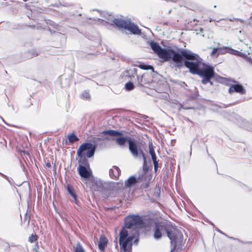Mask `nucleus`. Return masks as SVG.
Segmentation results:
<instances>
[{"instance_id": "f257e3e1", "label": "nucleus", "mask_w": 252, "mask_h": 252, "mask_svg": "<svg viewBox=\"0 0 252 252\" xmlns=\"http://www.w3.org/2000/svg\"><path fill=\"white\" fill-rule=\"evenodd\" d=\"M143 224V220L138 215H131L125 219V227L120 233L119 242L122 249L127 250L128 245L132 246V241L137 245L138 242V228Z\"/></svg>"}, {"instance_id": "f03ea898", "label": "nucleus", "mask_w": 252, "mask_h": 252, "mask_svg": "<svg viewBox=\"0 0 252 252\" xmlns=\"http://www.w3.org/2000/svg\"><path fill=\"white\" fill-rule=\"evenodd\" d=\"M96 149V145L91 143H84L81 145L77 151V155L81 158L78 162L80 164L78 167V172L81 177L84 178H88L91 176V173L87 169L86 167L81 165H87L88 164L87 159L83 158V153L87 151L85 154L87 158H90L93 157Z\"/></svg>"}, {"instance_id": "7ed1b4c3", "label": "nucleus", "mask_w": 252, "mask_h": 252, "mask_svg": "<svg viewBox=\"0 0 252 252\" xmlns=\"http://www.w3.org/2000/svg\"><path fill=\"white\" fill-rule=\"evenodd\" d=\"M181 53L186 59L190 60L184 63L185 66L189 69L190 72L193 74L198 73V70L203 64L200 57L188 49L182 50Z\"/></svg>"}, {"instance_id": "20e7f679", "label": "nucleus", "mask_w": 252, "mask_h": 252, "mask_svg": "<svg viewBox=\"0 0 252 252\" xmlns=\"http://www.w3.org/2000/svg\"><path fill=\"white\" fill-rule=\"evenodd\" d=\"M196 74L202 77L201 81L202 84H206L214 77L215 72L212 66L203 63L200 69L198 70V73H196Z\"/></svg>"}, {"instance_id": "39448f33", "label": "nucleus", "mask_w": 252, "mask_h": 252, "mask_svg": "<svg viewBox=\"0 0 252 252\" xmlns=\"http://www.w3.org/2000/svg\"><path fill=\"white\" fill-rule=\"evenodd\" d=\"M127 142L128 143V149L132 156L135 158L141 157L145 161V154L141 149V146L138 144L137 141L128 137Z\"/></svg>"}, {"instance_id": "423d86ee", "label": "nucleus", "mask_w": 252, "mask_h": 252, "mask_svg": "<svg viewBox=\"0 0 252 252\" xmlns=\"http://www.w3.org/2000/svg\"><path fill=\"white\" fill-rule=\"evenodd\" d=\"M167 52L168 53L169 59H168V60L163 59L164 61L167 62L171 59L173 63L174 67L180 68L183 66V56L181 53L179 54L173 49L168 50Z\"/></svg>"}, {"instance_id": "0eeeda50", "label": "nucleus", "mask_w": 252, "mask_h": 252, "mask_svg": "<svg viewBox=\"0 0 252 252\" xmlns=\"http://www.w3.org/2000/svg\"><path fill=\"white\" fill-rule=\"evenodd\" d=\"M152 50L161 59L168 60L169 59L168 50L162 48L158 43L152 42L150 44Z\"/></svg>"}, {"instance_id": "6e6552de", "label": "nucleus", "mask_w": 252, "mask_h": 252, "mask_svg": "<svg viewBox=\"0 0 252 252\" xmlns=\"http://www.w3.org/2000/svg\"><path fill=\"white\" fill-rule=\"evenodd\" d=\"M166 223L164 222H157L155 223L154 230V237L155 239L158 240L162 236V233L165 231L167 226Z\"/></svg>"}, {"instance_id": "1a4fd4ad", "label": "nucleus", "mask_w": 252, "mask_h": 252, "mask_svg": "<svg viewBox=\"0 0 252 252\" xmlns=\"http://www.w3.org/2000/svg\"><path fill=\"white\" fill-rule=\"evenodd\" d=\"M152 178V175L147 172L143 171L142 173L137 178L138 183L141 184L143 188H147L149 186L150 181Z\"/></svg>"}, {"instance_id": "9d476101", "label": "nucleus", "mask_w": 252, "mask_h": 252, "mask_svg": "<svg viewBox=\"0 0 252 252\" xmlns=\"http://www.w3.org/2000/svg\"><path fill=\"white\" fill-rule=\"evenodd\" d=\"M217 49L219 55L224 54L226 53L238 56H241L242 54L241 52L228 47H219L217 48Z\"/></svg>"}, {"instance_id": "9b49d317", "label": "nucleus", "mask_w": 252, "mask_h": 252, "mask_svg": "<svg viewBox=\"0 0 252 252\" xmlns=\"http://www.w3.org/2000/svg\"><path fill=\"white\" fill-rule=\"evenodd\" d=\"M125 29L133 34H139L141 33V31L138 29V26L128 20L127 21Z\"/></svg>"}, {"instance_id": "f8f14e48", "label": "nucleus", "mask_w": 252, "mask_h": 252, "mask_svg": "<svg viewBox=\"0 0 252 252\" xmlns=\"http://www.w3.org/2000/svg\"><path fill=\"white\" fill-rule=\"evenodd\" d=\"M228 92L230 94L236 92L241 94H244L245 93V90L244 89L242 85L240 84L232 85L228 89Z\"/></svg>"}, {"instance_id": "ddd939ff", "label": "nucleus", "mask_w": 252, "mask_h": 252, "mask_svg": "<svg viewBox=\"0 0 252 252\" xmlns=\"http://www.w3.org/2000/svg\"><path fill=\"white\" fill-rule=\"evenodd\" d=\"M175 231L176 230L174 228H173L172 229H169L168 225L167 224L165 232H166L167 236L170 239L172 244H173L174 242H176V235L175 233Z\"/></svg>"}, {"instance_id": "4468645a", "label": "nucleus", "mask_w": 252, "mask_h": 252, "mask_svg": "<svg viewBox=\"0 0 252 252\" xmlns=\"http://www.w3.org/2000/svg\"><path fill=\"white\" fill-rule=\"evenodd\" d=\"M120 174V169L117 166H113L109 170V175L113 179H117Z\"/></svg>"}, {"instance_id": "2eb2a0df", "label": "nucleus", "mask_w": 252, "mask_h": 252, "mask_svg": "<svg viewBox=\"0 0 252 252\" xmlns=\"http://www.w3.org/2000/svg\"><path fill=\"white\" fill-rule=\"evenodd\" d=\"M97 12L99 14V16L94 18L93 19L94 20L96 21L101 20L102 21H105L106 23H108L106 20H109L108 17H110V15L105 12H100L98 11Z\"/></svg>"}, {"instance_id": "dca6fc26", "label": "nucleus", "mask_w": 252, "mask_h": 252, "mask_svg": "<svg viewBox=\"0 0 252 252\" xmlns=\"http://www.w3.org/2000/svg\"><path fill=\"white\" fill-rule=\"evenodd\" d=\"M136 183H138L137 178H136L134 176H131L125 181V187L126 188H129Z\"/></svg>"}, {"instance_id": "f3484780", "label": "nucleus", "mask_w": 252, "mask_h": 252, "mask_svg": "<svg viewBox=\"0 0 252 252\" xmlns=\"http://www.w3.org/2000/svg\"><path fill=\"white\" fill-rule=\"evenodd\" d=\"M108 243L107 239L104 236H101L100 237L99 241L98 242V248L99 249L103 251L105 247L106 246Z\"/></svg>"}, {"instance_id": "a211bd4d", "label": "nucleus", "mask_w": 252, "mask_h": 252, "mask_svg": "<svg viewBox=\"0 0 252 252\" xmlns=\"http://www.w3.org/2000/svg\"><path fill=\"white\" fill-rule=\"evenodd\" d=\"M127 21V20H124L121 19H115L113 21V23L120 28L125 29Z\"/></svg>"}, {"instance_id": "6ab92c4d", "label": "nucleus", "mask_w": 252, "mask_h": 252, "mask_svg": "<svg viewBox=\"0 0 252 252\" xmlns=\"http://www.w3.org/2000/svg\"><path fill=\"white\" fill-rule=\"evenodd\" d=\"M102 134H107L111 136L121 135L122 133L114 130H107L102 132Z\"/></svg>"}, {"instance_id": "aec40b11", "label": "nucleus", "mask_w": 252, "mask_h": 252, "mask_svg": "<svg viewBox=\"0 0 252 252\" xmlns=\"http://www.w3.org/2000/svg\"><path fill=\"white\" fill-rule=\"evenodd\" d=\"M128 138H126L125 137H118L116 139L117 143L120 146H123L125 145L126 142H127Z\"/></svg>"}, {"instance_id": "412c9836", "label": "nucleus", "mask_w": 252, "mask_h": 252, "mask_svg": "<svg viewBox=\"0 0 252 252\" xmlns=\"http://www.w3.org/2000/svg\"><path fill=\"white\" fill-rule=\"evenodd\" d=\"M67 138L69 142L70 143H73L79 140L78 138L75 135V134L74 133H72L71 134H68L67 136Z\"/></svg>"}, {"instance_id": "4be33fe9", "label": "nucleus", "mask_w": 252, "mask_h": 252, "mask_svg": "<svg viewBox=\"0 0 252 252\" xmlns=\"http://www.w3.org/2000/svg\"><path fill=\"white\" fill-rule=\"evenodd\" d=\"M67 189L68 193L70 194V195L73 197L74 200H76V196L73 190V189L68 185H67Z\"/></svg>"}, {"instance_id": "5701e85b", "label": "nucleus", "mask_w": 252, "mask_h": 252, "mask_svg": "<svg viewBox=\"0 0 252 252\" xmlns=\"http://www.w3.org/2000/svg\"><path fill=\"white\" fill-rule=\"evenodd\" d=\"M134 88V85L132 82H128L125 85V89L127 91H131Z\"/></svg>"}, {"instance_id": "b1692460", "label": "nucleus", "mask_w": 252, "mask_h": 252, "mask_svg": "<svg viewBox=\"0 0 252 252\" xmlns=\"http://www.w3.org/2000/svg\"><path fill=\"white\" fill-rule=\"evenodd\" d=\"M82 98L85 100H90L91 98V95L87 91H84L82 94Z\"/></svg>"}, {"instance_id": "393cba45", "label": "nucleus", "mask_w": 252, "mask_h": 252, "mask_svg": "<svg viewBox=\"0 0 252 252\" xmlns=\"http://www.w3.org/2000/svg\"><path fill=\"white\" fill-rule=\"evenodd\" d=\"M138 67L141 69H145V70L153 69V67L152 66L149 65H146V64H145L143 63L139 64L138 65Z\"/></svg>"}, {"instance_id": "a878e982", "label": "nucleus", "mask_w": 252, "mask_h": 252, "mask_svg": "<svg viewBox=\"0 0 252 252\" xmlns=\"http://www.w3.org/2000/svg\"><path fill=\"white\" fill-rule=\"evenodd\" d=\"M75 252H84V250L80 243H77L75 248Z\"/></svg>"}, {"instance_id": "bb28decb", "label": "nucleus", "mask_w": 252, "mask_h": 252, "mask_svg": "<svg viewBox=\"0 0 252 252\" xmlns=\"http://www.w3.org/2000/svg\"><path fill=\"white\" fill-rule=\"evenodd\" d=\"M37 240V236L36 235H31L29 238V241L31 243H33Z\"/></svg>"}, {"instance_id": "cd10ccee", "label": "nucleus", "mask_w": 252, "mask_h": 252, "mask_svg": "<svg viewBox=\"0 0 252 252\" xmlns=\"http://www.w3.org/2000/svg\"><path fill=\"white\" fill-rule=\"evenodd\" d=\"M211 56L213 57H217L219 56L218 54V49L217 48H214L211 53Z\"/></svg>"}, {"instance_id": "c85d7f7f", "label": "nucleus", "mask_w": 252, "mask_h": 252, "mask_svg": "<svg viewBox=\"0 0 252 252\" xmlns=\"http://www.w3.org/2000/svg\"><path fill=\"white\" fill-rule=\"evenodd\" d=\"M149 153L151 154V155H152V154H155V152L154 151V147L152 143L149 144Z\"/></svg>"}, {"instance_id": "c756f323", "label": "nucleus", "mask_w": 252, "mask_h": 252, "mask_svg": "<svg viewBox=\"0 0 252 252\" xmlns=\"http://www.w3.org/2000/svg\"><path fill=\"white\" fill-rule=\"evenodd\" d=\"M151 157H152V159L153 160V162H156V161H157V157H156V154H152L151 155Z\"/></svg>"}, {"instance_id": "7c9ffc66", "label": "nucleus", "mask_w": 252, "mask_h": 252, "mask_svg": "<svg viewBox=\"0 0 252 252\" xmlns=\"http://www.w3.org/2000/svg\"><path fill=\"white\" fill-rule=\"evenodd\" d=\"M154 165V169L155 170H157V169L158 168V162L156 161V162H153Z\"/></svg>"}, {"instance_id": "2f4dec72", "label": "nucleus", "mask_w": 252, "mask_h": 252, "mask_svg": "<svg viewBox=\"0 0 252 252\" xmlns=\"http://www.w3.org/2000/svg\"><path fill=\"white\" fill-rule=\"evenodd\" d=\"M37 55H38V54L36 52L35 53L34 52H33V53H32V55L31 56H30L29 58H32L33 57L37 56Z\"/></svg>"}, {"instance_id": "473e14b6", "label": "nucleus", "mask_w": 252, "mask_h": 252, "mask_svg": "<svg viewBox=\"0 0 252 252\" xmlns=\"http://www.w3.org/2000/svg\"><path fill=\"white\" fill-rule=\"evenodd\" d=\"M0 174L3 177H4V178H7V176H5V175L0 173Z\"/></svg>"}, {"instance_id": "72a5a7b5", "label": "nucleus", "mask_w": 252, "mask_h": 252, "mask_svg": "<svg viewBox=\"0 0 252 252\" xmlns=\"http://www.w3.org/2000/svg\"><path fill=\"white\" fill-rule=\"evenodd\" d=\"M208 83H209L211 85H213V83L211 80H210V81H209Z\"/></svg>"}, {"instance_id": "f704fd0d", "label": "nucleus", "mask_w": 252, "mask_h": 252, "mask_svg": "<svg viewBox=\"0 0 252 252\" xmlns=\"http://www.w3.org/2000/svg\"><path fill=\"white\" fill-rule=\"evenodd\" d=\"M238 21H240L241 23L243 22V20H241V19H237Z\"/></svg>"}, {"instance_id": "c9c22d12", "label": "nucleus", "mask_w": 252, "mask_h": 252, "mask_svg": "<svg viewBox=\"0 0 252 252\" xmlns=\"http://www.w3.org/2000/svg\"><path fill=\"white\" fill-rule=\"evenodd\" d=\"M51 26H54V24H53V22H51Z\"/></svg>"}, {"instance_id": "e433bc0d", "label": "nucleus", "mask_w": 252, "mask_h": 252, "mask_svg": "<svg viewBox=\"0 0 252 252\" xmlns=\"http://www.w3.org/2000/svg\"><path fill=\"white\" fill-rule=\"evenodd\" d=\"M200 32H202L203 29H202V28H201V29H200Z\"/></svg>"}, {"instance_id": "4c0bfd02", "label": "nucleus", "mask_w": 252, "mask_h": 252, "mask_svg": "<svg viewBox=\"0 0 252 252\" xmlns=\"http://www.w3.org/2000/svg\"><path fill=\"white\" fill-rule=\"evenodd\" d=\"M243 187H244H244L245 188V187H246V186L245 185H243V187H242V188H243Z\"/></svg>"}, {"instance_id": "58836bf2", "label": "nucleus", "mask_w": 252, "mask_h": 252, "mask_svg": "<svg viewBox=\"0 0 252 252\" xmlns=\"http://www.w3.org/2000/svg\"><path fill=\"white\" fill-rule=\"evenodd\" d=\"M217 231H219L220 233H221V232H220V230H219V229H218Z\"/></svg>"}, {"instance_id": "ea45409f", "label": "nucleus", "mask_w": 252, "mask_h": 252, "mask_svg": "<svg viewBox=\"0 0 252 252\" xmlns=\"http://www.w3.org/2000/svg\"><path fill=\"white\" fill-rule=\"evenodd\" d=\"M8 182H9V183H10V180H9V179H8Z\"/></svg>"}]
</instances>
